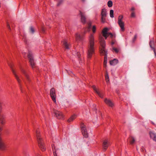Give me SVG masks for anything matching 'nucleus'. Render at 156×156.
<instances>
[{"instance_id":"obj_1","label":"nucleus","mask_w":156,"mask_h":156,"mask_svg":"<svg viewBox=\"0 0 156 156\" xmlns=\"http://www.w3.org/2000/svg\"><path fill=\"white\" fill-rule=\"evenodd\" d=\"M88 48L87 57L90 58L94 53V38L93 34H90L88 38Z\"/></svg>"},{"instance_id":"obj_2","label":"nucleus","mask_w":156,"mask_h":156,"mask_svg":"<svg viewBox=\"0 0 156 156\" xmlns=\"http://www.w3.org/2000/svg\"><path fill=\"white\" fill-rule=\"evenodd\" d=\"M99 40L101 45L102 48L101 49L100 52L101 54L102 55H105L104 66L105 67L106 66V64L107 63V51L105 49V41L102 37L101 36L99 37Z\"/></svg>"},{"instance_id":"obj_3","label":"nucleus","mask_w":156,"mask_h":156,"mask_svg":"<svg viewBox=\"0 0 156 156\" xmlns=\"http://www.w3.org/2000/svg\"><path fill=\"white\" fill-rule=\"evenodd\" d=\"M39 133L40 131L38 130H36V134L39 146L42 151H44L45 150V148L44 147L43 140L42 138L40 137Z\"/></svg>"},{"instance_id":"obj_4","label":"nucleus","mask_w":156,"mask_h":156,"mask_svg":"<svg viewBox=\"0 0 156 156\" xmlns=\"http://www.w3.org/2000/svg\"><path fill=\"white\" fill-rule=\"evenodd\" d=\"M122 18L123 16H119L118 23L121 28V30L122 31H123L125 30L124 27V23L122 21Z\"/></svg>"},{"instance_id":"obj_5","label":"nucleus","mask_w":156,"mask_h":156,"mask_svg":"<svg viewBox=\"0 0 156 156\" xmlns=\"http://www.w3.org/2000/svg\"><path fill=\"white\" fill-rule=\"evenodd\" d=\"M108 28L105 27L103 29L102 31L103 36L106 39L109 35L111 37H113V35L112 33L108 32Z\"/></svg>"},{"instance_id":"obj_6","label":"nucleus","mask_w":156,"mask_h":156,"mask_svg":"<svg viewBox=\"0 0 156 156\" xmlns=\"http://www.w3.org/2000/svg\"><path fill=\"white\" fill-rule=\"evenodd\" d=\"M28 56L29 59V62L32 68H34L35 66V62L33 58L32 54L31 52H29Z\"/></svg>"},{"instance_id":"obj_7","label":"nucleus","mask_w":156,"mask_h":156,"mask_svg":"<svg viewBox=\"0 0 156 156\" xmlns=\"http://www.w3.org/2000/svg\"><path fill=\"white\" fill-rule=\"evenodd\" d=\"M50 95L52 101L55 103L56 101V94L55 89L54 88H52L50 90Z\"/></svg>"},{"instance_id":"obj_8","label":"nucleus","mask_w":156,"mask_h":156,"mask_svg":"<svg viewBox=\"0 0 156 156\" xmlns=\"http://www.w3.org/2000/svg\"><path fill=\"white\" fill-rule=\"evenodd\" d=\"M3 106V104L0 102V113L2 110ZM0 122L2 125H4L5 123V117L4 116L1 115L0 116Z\"/></svg>"},{"instance_id":"obj_9","label":"nucleus","mask_w":156,"mask_h":156,"mask_svg":"<svg viewBox=\"0 0 156 156\" xmlns=\"http://www.w3.org/2000/svg\"><path fill=\"white\" fill-rule=\"evenodd\" d=\"M107 15L106 10L103 9L102 10L101 12V22L102 23H104L105 22L106 17Z\"/></svg>"},{"instance_id":"obj_10","label":"nucleus","mask_w":156,"mask_h":156,"mask_svg":"<svg viewBox=\"0 0 156 156\" xmlns=\"http://www.w3.org/2000/svg\"><path fill=\"white\" fill-rule=\"evenodd\" d=\"M86 33V31L85 30L84 33H82L81 35L78 33H77L76 34V42H78L81 41L83 39V36Z\"/></svg>"},{"instance_id":"obj_11","label":"nucleus","mask_w":156,"mask_h":156,"mask_svg":"<svg viewBox=\"0 0 156 156\" xmlns=\"http://www.w3.org/2000/svg\"><path fill=\"white\" fill-rule=\"evenodd\" d=\"M2 130V128H0V131ZM6 147V145L2 140L1 137V133L0 132V149L2 150H4Z\"/></svg>"},{"instance_id":"obj_12","label":"nucleus","mask_w":156,"mask_h":156,"mask_svg":"<svg viewBox=\"0 0 156 156\" xmlns=\"http://www.w3.org/2000/svg\"><path fill=\"white\" fill-rule=\"evenodd\" d=\"M81 129L82 134L83 136L85 138L87 137H88V134L85 127V125L83 124H81Z\"/></svg>"},{"instance_id":"obj_13","label":"nucleus","mask_w":156,"mask_h":156,"mask_svg":"<svg viewBox=\"0 0 156 156\" xmlns=\"http://www.w3.org/2000/svg\"><path fill=\"white\" fill-rule=\"evenodd\" d=\"M53 112L58 119H62L63 118V116L61 112L54 109Z\"/></svg>"},{"instance_id":"obj_14","label":"nucleus","mask_w":156,"mask_h":156,"mask_svg":"<svg viewBox=\"0 0 156 156\" xmlns=\"http://www.w3.org/2000/svg\"><path fill=\"white\" fill-rule=\"evenodd\" d=\"M109 144V143L108 140H105L104 141L103 143V148L105 151L107 149Z\"/></svg>"},{"instance_id":"obj_15","label":"nucleus","mask_w":156,"mask_h":156,"mask_svg":"<svg viewBox=\"0 0 156 156\" xmlns=\"http://www.w3.org/2000/svg\"><path fill=\"white\" fill-rule=\"evenodd\" d=\"M80 14L81 16V22L83 24L85 23L86 22V18L85 17L84 13L82 12H80Z\"/></svg>"},{"instance_id":"obj_16","label":"nucleus","mask_w":156,"mask_h":156,"mask_svg":"<svg viewBox=\"0 0 156 156\" xmlns=\"http://www.w3.org/2000/svg\"><path fill=\"white\" fill-rule=\"evenodd\" d=\"M104 101L106 104L112 107L113 106V104L112 101L109 100L106 98L105 99Z\"/></svg>"},{"instance_id":"obj_17","label":"nucleus","mask_w":156,"mask_h":156,"mask_svg":"<svg viewBox=\"0 0 156 156\" xmlns=\"http://www.w3.org/2000/svg\"><path fill=\"white\" fill-rule=\"evenodd\" d=\"M150 137L153 140L156 141V136L155 134L153 132H150L149 133Z\"/></svg>"},{"instance_id":"obj_18","label":"nucleus","mask_w":156,"mask_h":156,"mask_svg":"<svg viewBox=\"0 0 156 156\" xmlns=\"http://www.w3.org/2000/svg\"><path fill=\"white\" fill-rule=\"evenodd\" d=\"M20 69H21V71L22 72L25 76L27 80L28 81H29L30 80V79H29V76L27 74V73H26L24 69H22V68H20Z\"/></svg>"},{"instance_id":"obj_19","label":"nucleus","mask_w":156,"mask_h":156,"mask_svg":"<svg viewBox=\"0 0 156 156\" xmlns=\"http://www.w3.org/2000/svg\"><path fill=\"white\" fill-rule=\"evenodd\" d=\"M92 87L93 89L95 92L99 96V97L102 98H103V95L97 90L95 86H92Z\"/></svg>"},{"instance_id":"obj_20","label":"nucleus","mask_w":156,"mask_h":156,"mask_svg":"<svg viewBox=\"0 0 156 156\" xmlns=\"http://www.w3.org/2000/svg\"><path fill=\"white\" fill-rule=\"evenodd\" d=\"M118 63V60L116 59H114L112 60H111L110 62V64L111 65L114 66Z\"/></svg>"},{"instance_id":"obj_21","label":"nucleus","mask_w":156,"mask_h":156,"mask_svg":"<svg viewBox=\"0 0 156 156\" xmlns=\"http://www.w3.org/2000/svg\"><path fill=\"white\" fill-rule=\"evenodd\" d=\"M12 70L13 73L15 76L16 77V78L18 82L20 83V80L19 79L18 76L17 75L15 70L12 68Z\"/></svg>"},{"instance_id":"obj_22","label":"nucleus","mask_w":156,"mask_h":156,"mask_svg":"<svg viewBox=\"0 0 156 156\" xmlns=\"http://www.w3.org/2000/svg\"><path fill=\"white\" fill-rule=\"evenodd\" d=\"M76 118V115H75L71 116L68 120V122H71L73 121V120Z\"/></svg>"},{"instance_id":"obj_23","label":"nucleus","mask_w":156,"mask_h":156,"mask_svg":"<svg viewBox=\"0 0 156 156\" xmlns=\"http://www.w3.org/2000/svg\"><path fill=\"white\" fill-rule=\"evenodd\" d=\"M154 44V42L153 41H151L149 43V45L150 47L152 48L154 50V53L155 55H156V52L155 51V50L153 47V46Z\"/></svg>"},{"instance_id":"obj_24","label":"nucleus","mask_w":156,"mask_h":156,"mask_svg":"<svg viewBox=\"0 0 156 156\" xmlns=\"http://www.w3.org/2000/svg\"><path fill=\"white\" fill-rule=\"evenodd\" d=\"M129 140L131 144H133L135 142V140L134 138L132 136H131L129 138Z\"/></svg>"},{"instance_id":"obj_25","label":"nucleus","mask_w":156,"mask_h":156,"mask_svg":"<svg viewBox=\"0 0 156 156\" xmlns=\"http://www.w3.org/2000/svg\"><path fill=\"white\" fill-rule=\"evenodd\" d=\"M63 44L64 45L65 48L66 49H69V45L66 41H64L63 42Z\"/></svg>"},{"instance_id":"obj_26","label":"nucleus","mask_w":156,"mask_h":156,"mask_svg":"<svg viewBox=\"0 0 156 156\" xmlns=\"http://www.w3.org/2000/svg\"><path fill=\"white\" fill-rule=\"evenodd\" d=\"M105 80L107 82L109 81V80L108 75V73L107 72H106V73L105 76Z\"/></svg>"},{"instance_id":"obj_27","label":"nucleus","mask_w":156,"mask_h":156,"mask_svg":"<svg viewBox=\"0 0 156 156\" xmlns=\"http://www.w3.org/2000/svg\"><path fill=\"white\" fill-rule=\"evenodd\" d=\"M91 23H89L88 24V26L87 27V31H90L91 28Z\"/></svg>"},{"instance_id":"obj_28","label":"nucleus","mask_w":156,"mask_h":156,"mask_svg":"<svg viewBox=\"0 0 156 156\" xmlns=\"http://www.w3.org/2000/svg\"><path fill=\"white\" fill-rule=\"evenodd\" d=\"M112 2L111 1H109L108 2V5L109 7H111L112 6Z\"/></svg>"},{"instance_id":"obj_29","label":"nucleus","mask_w":156,"mask_h":156,"mask_svg":"<svg viewBox=\"0 0 156 156\" xmlns=\"http://www.w3.org/2000/svg\"><path fill=\"white\" fill-rule=\"evenodd\" d=\"M110 16L111 18L114 17V11L113 10H111L110 12Z\"/></svg>"},{"instance_id":"obj_30","label":"nucleus","mask_w":156,"mask_h":156,"mask_svg":"<svg viewBox=\"0 0 156 156\" xmlns=\"http://www.w3.org/2000/svg\"><path fill=\"white\" fill-rule=\"evenodd\" d=\"M34 30L32 27H31L30 28V33L33 34L34 32Z\"/></svg>"},{"instance_id":"obj_31","label":"nucleus","mask_w":156,"mask_h":156,"mask_svg":"<svg viewBox=\"0 0 156 156\" xmlns=\"http://www.w3.org/2000/svg\"><path fill=\"white\" fill-rule=\"evenodd\" d=\"M136 16V15L134 12L133 11L131 15V17L132 18L135 17Z\"/></svg>"},{"instance_id":"obj_32","label":"nucleus","mask_w":156,"mask_h":156,"mask_svg":"<svg viewBox=\"0 0 156 156\" xmlns=\"http://www.w3.org/2000/svg\"><path fill=\"white\" fill-rule=\"evenodd\" d=\"M96 27L95 26H93L92 28V30L93 33H95L96 31Z\"/></svg>"},{"instance_id":"obj_33","label":"nucleus","mask_w":156,"mask_h":156,"mask_svg":"<svg viewBox=\"0 0 156 156\" xmlns=\"http://www.w3.org/2000/svg\"><path fill=\"white\" fill-rule=\"evenodd\" d=\"M113 50L116 53H117L119 51V49L115 48H113Z\"/></svg>"},{"instance_id":"obj_34","label":"nucleus","mask_w":156,"mask_h":156,"mask_svg":"<svg viewBox=\"0 0 156 156\" xmlns=\"http://www.w3.org/2000/svg\"><path fill=\"white\" fill-rule=\"evenodd\" d=\"M58 3L57 4V5L59 6L61 3L63 2V0H58Z\"/></svg>"},{"instance_id":"obj_35","label":"nucleus","mask_w":156,"mask_h":156,"mask_svg":"<svg viewBox=\"0 0 156 156\" xmlns=\"http://www.w3.org/2000/svg\"><path fill=\"white\" fill-rule=\"evenodd\" d=\"M76 55L79 58V60H81V58H80V53L78 52L76 53Z\"/></svg>"},{"instance_id":"obj_36","label":"nucleus","mask_w":156,"mask_h":156,"mask_svg":"<svg viewBox=\"0 0 156 156\" xmlns=\"http://www.w3.org/2000/svg\"><path fill=\"white\" fill-rule=\"evenodd\" d=\"M115 40H112L111 43L112 45H113L115 43Z\"/></svg>"},{"instance_id":"obj_37","label":"nucleus","mask_w":156,"mask_h":156,"mask_svg":"<svg viewBox=\"0 0 156 156\" xmlns=\"http://www.w3.org/2000/svg\"><path fill=\"white\" fill-rule=\"evenodd\" d=\"M136 38H137V35H135L134 36V37L133 38V42H134L135 41Z\"/></svg>"},{"instance_id":"obj_38","label":"nucleus","mask_w":156,"mask_h":156,"mask_svg":"<svg viewBox=\"0 0 156 156\" xmlns=\"http://www.w3.org/2000/svg\"><path fill=\"white\" fill-rule=\"evenodd\" d=\"M93 106H94V108H93L94 110H95V111H96L97 110L96 108V105H94Z\"/></svg>"},{"instance_id":"obj_39","label":"nucleus","mask_w":156,"mask_h":156,"mask_svg":"<svg viewBox=\"0 0 156 156\" xmlns=\"http://www.w3.org/2000/svg\"><path fill=\"white\" fill-rule=\"evenodd\" d=\"M135 10V8H134V7H132L131 8V9H130L131 11H134V10Z\"/></svg>"},{"instance_id":"obj_40","label":"nucleus","mask_w":156,"mask_h":156,"mask_svg":"<svg viewBox=\"0 0 156 156\" xmlns=\"http://www.w3.org/2000/svg\"><path fill=\"white\" fill-rule=\"evenodd\" d=\"M41 30L42 32H44L45 31V29L43 27H42L41 28Z\"/></svg>"},{"instance_id":"obj_41","label":"nucleus","mask_w":156,"mask_h":156,"mask_svg":"<svg viewBox=\"0 0 156 156\" xmlns=\"http://www.w3.org/2000/svg\"><path fill=\"white\" fill-rule=\"evenodd\" d=\"M55 152H56V151H53V152L54 156H57V155L56 153H55Z\"/></svg>"},{"instance_id":"obj_42","label":"nucleus","mask_w":156,"mask_h":156,"mask_svg":"<svg viewBox=\"0 0 156 156\" xmlns=\"http://www.w3.org/2000/svg\"><path fill=\"white\" fill-rule=\"evenodd\" d=\"M52 150H53V151H54V150H53L54 148L55 149V146H54V145H52Z\"/></svg>"},{"instance_id":"obj_43","label":"nucleus","mask_w":156,"mask_h":156,"mask_svg":"<svg viewBox=\"0 0 156 156\" xmlns=\"http://www.w3.org/2000/svg\"><path fill=\"white\" fill-rule=\"evenodd\" d=\"M7 27L9 29H10V26H9V25L8 24H7Z\"/></svg>"},{"instance_id":"obj_44","label":"nucleus","mask_w":156,"mask_h":156,"mask_svg":"<svg viewBox=\"0 0 156 156\" xmlns=\"http://www.w3.org/2000/svg\"><path fill=\"white\" fill-rule=\"evenodd\" d=\"M71 73H72L71 72H68V73L69 74V75H71Z\"/></svg>"},{"instance_id":"obj_45","label":"nucleus","mask_w":156,"mask_h":156,"mask_svg":"<svg viewBox=\"0 0 156 156\" xmlns=\"http://www.w3.org/2000/svg\"><path fill=\"white\" fill-rule=\"evenodd\" d=\"M141 151H144V150H143V149L141 148Z\"/></svg>"},{"instance_id":"obj_46","label":"nucleus","mask_w":156,"mask_h":156,"mask_svg":"<svg viewBox=\"0 0 156 156\" xmlns=\"http://www.w3.org/2000/svg\"><path fill=\"white\" fill-rule=\"evenodd\" d=\"M151 123L153 124H154V123L153 122H151Z\"/></svg>"},{"instance_id":"obj_47","label":"nucleus","mask_w":156,"mask_h":156,"mask_svg":"<svg viewBox=\"0 0 156 156\" xmlns=\"http://www.w3.org/2000/svg\"><path fill=\"white\" fill-rule=\"evenodd\" d=\"M37 156H41L40 155H39V154H38Z\"/></svg>"},{"instance_id":"obj_48","label":"nucleus","mask_w":156,"mask_h":156,"mask_svg":"<svg viewBox=\"0 0 156 156\" xmlns=\"http://www.w3.org/2000/svg\"><path fill=\"white\" fill-rule=\"evenodd\" d=\"M83 1H84V0H82Z\"/></svg>"},{"instance_id":"obj_49","label":"nucleus","mask_w":156,"mask_h":156,"mask_svg":"<svg viewBox=\"0 0 156 156\" xmlns=\"http://www.w3.org/2000/svg\"><path fill=\"white\" fill-rule=\"evenodd\" d=\"M28 156H30L29 155H28Z\"/></svg>"}]
</instances>
